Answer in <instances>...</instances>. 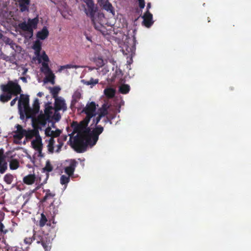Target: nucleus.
<instances>
[{"label": "nucleus", "mask_w": 251, "mask_h": 251, "mask_svg": "<svg viewBox=\"0 0 251 251\" xmlns=\"http://www.w3.org/2000/svg\"><path fill=\"white\" fill-rule=\"evenodd\" d=\"M1 90L3 92L6 93V94L0 95V101L3 102L9 100L13 95L17 96L22 92L20 85L12 81H9L7 84H2Z\"/></svg>", "instance_id": "f03ea898"}, {"label": "nucleus", "mask_w": 251, "mask_h": 251, "mask_svg": "<svg viewBox=\"0 0 251 251\" xmlns=\"http://www.w3.org/2000/svg\"><path fill=\"white\" fill-rule=\"evenodd\" d=\"M70 176H66L63 175L60 177V184L61 185H67L70 182Z\"/></svg>", "instance_id": "72a5a7b5"}, {"label": "nucleus", "mask_w": 251, "mask_h": 251, "mask_svg": "<svg viewBox=\"0 0 251 251\" xmlns=\"http://www.w3.org/2000/svg\"><path fill=\"white\" fill-rule=\"evenodd\" d=\"M60 91V88L58 86H55L52 88H50V93H51L52 97L54 99H57L58 94Z\"/></svg>", "instance_id": "c756f323"}, {"label": "nucleus", "mask_w": 251, "mask_h": 251, "mask_svg": "<svg viewBox=\"0 0 251 251\" xmlns=\"http://www.w3.org/2000/svg\"><path fill=\"white\" fill-rule=\"evenodd\" d=\"M77 164L78 162L75 160H71L69 166L65 169V172L70 176H72Z\"/></svg>", "instance_id": "dca6fc26"}, {"label": "nucleus", "mask_w": 251, "mask_h": 251, "mask_svg": "<svg viewBox=\"0 0 251 251\" xmlns=\"http://www.w3.org/2000/svg\"><path fill=\"white\" fill-rule=\"evenodd\" d=\"M32 49L34 50L36 56H40L42 50V43L41 41L39 40H36L33 43Z\"/></svg>", "instance_id": "6ab92c4d"}, {"label": "nucleus", "mask_w": 251, "mask_h": 251, "mask_svg": "<svg viewBox=\"0 0 251 251\" xmlns=\"http://www.w3.org/2000/svg\"><path fill=\"white\" fill-rule=\"evenodd\" d=\"M105 96L108 99H112L115 95V90L111 87L106 88L104 91Z\"/></svg>", "instance_id": "393cba45"}, {"label": "nucleus", "mask_w": 251, "mask_h": 251, "mask_svg": "<svg viewBox=\"0 0 251 251\" xmlns=\"http://www.w3.org/2000/svg\"><path fill=\"white\" fill-rule=\"evenodd\" d=\"M20 79L25 83L27 82V79L25 76H22L20 77Z\"/></svg>", "instance_id": "603ef678"}, {"label": "nucleus", "mask_w": 251, "mask_h": 251, "mask_svg": "<svg viewBox=\"0 0 251 251\" xmlns=\"http://www.w3.org/2000/svg\"><path fill=\"white\" fill-rule=\"evenodd\" d=\"M3 179L5 183L8 185H10V184L12 183V182L13 181L14 176H12V174L8 173L4 176Z\"/></svg>", "instance_id": "7c9ffc66"}, {"label": "nucleus", "mask_w": 251, "mask_h": 251, "mask_svg": "<svg viewBox=\"0 0 251 251\" xmlns=\"http://www.w3.org/2000/svg\"><path fill=\"white\" fill-rule=\"evenodd\" d=\"M109 106L106 103L102 105V107L98 110V115L100 117H104L108 114Z\"/></svg>", "instance_id": "5701e85b"}, {"label": "nucleus", "mask_w": 251, "mask_h": 251, "mask_svg": "<svg viewBox=\"0 0 251 251\" xmlns=\"http://www.w3.org/2000/svg\"><path fill=\"white\" fill-rule=\"evenodd\" d=\"M40 103L38 99L36 98L33 104V108L31 109L29 106L26 114V117L27 119L33 118L39 112Z\"/></svg>", "instance_id": "6e6552de"}, {"label": "nucleus", "mask_w": 251, "mask_h": 251, "mask_svg": "<svg viewBox=\"0 0 251 251\" xmlns=\"http://www.w3.org/2000/svg\"><path fill=\"white\" fill-rule=\"evenodd\" d=\"M27 69H25V71H24V72L23 73V74H23V75H25V74H26V73H27Z\"/></svg>", "instance_id": "13d9d810"}, {"label": "nucleus", "mask_w": 251, "mask_h": 251, "mask_svg": "<svg viewBox=\"0 0 251 251\" xmlns=\"http://www.w3.org/2000/svg\"><path fill=\"white\" fill-rule=\"evenodd\" d=\"M43 193H45V195L42 199V202H45L48 199L54 198L56 195L54 192H51L50 189H44Z\"/></svg>", "instance_id": "b1692460"}, {"label": "nucleus", "mask_w": 251, "mask_h": 251, "mask_svg": "<svg viewBox=\"0 0 251 251\" xmlns=\"http://www.w3.org/2000/svg\"><path fill=\"white\" fill-rule=\"evenodd\" d=\"M151 8V3H148L147 6V9L149 11V9Z\"/></svg>", "instance_id": "6e6d98bb"}, {"label": "nucleus", "mask_w": 251, "mask_h": 251, "mask_svg": "<svg viewBox=\"0 0 251 251\" xmlns=\"http://www.w3.org/2000/svg\"><path fill=\"white\" fill-rule=\"evenodd\" d=\"M54 139L53 138V137L50 138L47 145L48 150L50 153H53L54 152Z\"/></svg>", "instance_id": "a878e982"}, {"label": "nucleus", "mask_w": 251, "mask_h": 251, "mask_svg": "<svg viewBox=\"0 0 251 251\" xmlns=\"http://www.w3.org/2000/svg\"><path fill=\"white\" fill-rule=\"evenodd\" d=\"M5 226L0 221V232L5 234L7 232V230L4 229Z\"/></svg>", "instance_id": "79ce46f5"}, {"label": "nucleus", "mask_w": 251, "mask_h": 251, "mask_svg": "<svg viewBox=\"0 0 251 251\" xmlns=\"http://www.w3.org/2000/svg\"><path fill=\"white\" fill-rule=\"evenodd\" d=\"M66 69H70V68H78V66L77 65H73L71 64H67L65 65V67Z\"/></svg>", "instance_id": "49530a36"}, {"label": "nucleus", "mask_w": 251, "mask_h": 251, "mask_svg": "<svg viewBox=\"0 0 251 251\" xmlns=\"http://www.w3.org/2000/svg\"><path fill=\"white\" fill-rule=\"evenodd\" d=\"M50 117L46 116L44 114L40 115L38 118V123L42 125H45L47 121L49 120Z\"/></svg>", "instance_id": "473e14b6"}, {"label": "nucleus", "mask_w": 251, "mask_h": 251, "mask_svg": "<svg viewBox=\"0 0 251 251\" xmlns=\"http://www.w3.org/2000/svg\"><path fill=\"white\" fill-rule=\"evenodd\" d=\"M136 40L135 38L127 39V41L125 43L124 48L128 53L131 54L135 53L136 48Z\"/></svg>", "instance_id": "9d476101"}, {"label": "nucleus", "mask_w": 251, "mask_h": 251, "mask_svg": "<svg viewBox=\"0 0 251 251\" xmlns=\"http://www.w3.org/2000/svg\"><path fill=\"white\" fill-rule=\"evenodd\" d=\"M37 96L41 97L43 95V93L42 92H39V93H38V94H37Z\"/></svg>", "instance_id": "4d7b16f0"}, {"label": "nucleus", "mask_w": 251, "mask_h": 251, "mask_svg": "<svg viewBox=\"0 0 251 251\" xmlns=\"http://www.w3.org/2000/svg\"><path fill=\"white\" fill-rule=\"evenodd\" d=\"M7 169V165L5 161L4 151L3 148H1L0 149V173H4Z\"/></svg>", "instance_id": "9b49d317"}, {"label": "nucleus", "mask_w": 251, "mask_h": 251, "mask_svg": "<svg viewBox=\"0 0 251 251\" xmlns=\"http://www.w3.org/2000/svg\"><path fill=\"white\" fill-rule=\"evenodd\" d=\"M31 146L35 151L39 152L40 156H43V155H42L43 144L40 136H36V138L32 141Z\"/></svg>", "instance_id": "1a4fd4ad"}, {"label": "nucleus", "mask_w": 251, "mask_h": 251, "mask_svg": "<svg viewBox=\"0 0 251 251\" xmlns=\"http://www.w3.org/2000/svg\"><path fill=\"white\" fill-rule=\"evenodd\" d=\"M64 67H65V65L60 66V68L58 70V71L59 72H61L62 70L66 69V68Z\"/></svg>", "instance_id": "864d4df0"}, {"label": "nucleus", "mask_w": 251, "mask_h": 251, "mask_svg": "<svg viewBox=\"0 0 251 251\" xmlns=\"http://www.w3.org/2000/svg\"><path fill=\"white\" fill-rule=\"evenodd\" d=\"M61 133V131L60 129H57L56 130L53 131L51 132V134H50L51 136V137H53L54 138V137H57L60 136V134Z\"/></svg>", "instance_id": "4c0bfd02"}, {"label": "nucleus", "mask_w": 251, "mask_h": 251, "mask_svg": "<svg viewBox=\"0 0 251 251\" xmlns=\"http://www.w3.org/2000/svg\"><path fill=\"white\" fill-rule=\"evenodd\" d=\"M92 23L94 25L95 29L97 30L100 31L101 30V28L103 27L102 24L96 22V18H94V20L92 21Z\"/></svg>", "instance_id": "c9c22d12"}, {"label": "nucleus", "mask_w": 251, "mask_h": 251, "mask_svg": "<svg viewBox=\"0 0 251 251\" xmlns=\"http://www.w3.org/2000/svg\"><path fill=\"white\" fill-rule=\"evenodd\" d=\"M30 1V0H18L19 7L21 12L28 11Z\"/></svg>", "instance_id": "f3484780"}, {"label": "nucleus", "mask_w": 251, "mask_h": 251, "mask_svg": "<svg viewBox=\"0 0 251 251\" xmlns=\"http://www.w3.org/2000/svg\"><path fill=\"white\" fill-rule=\"evenodd\" d=\"M53 171V167L50 161L48 160L46 162V165L44 168H43V172H51Z\"/></svg>", "instance_id": "2f4dec72"}, {"label": "nucleus", "mask_w": 251, "mask_h": 251, "mask_svg": "<svg viewBox=\"0 0 251 251\" xmlns=\"http://www.w3.org/2000/svg\"><path fill=\"white\" fill-rule=\"evenodd\" d=\"M45 183V182H44V183H41V184H40V185H39L37 186L36 187V188H35L34 190H35V191H36V190H39V189L41 187V186H42V185H43Z\"/></svg>", "instance_id": "3c124183"}, {"label": "nucleus", "mask_w": 251, "mask_h": 251, "mask_svg": "<svg viewBox=\"0 0 251 251\" xmlns=\"http://www.w3.org/2000/svg\"><path fill=\"white\" fill-rule=\"evenodd\" d=\"M54 108L55 110L56 111L59 110H66L67 107L65 100L61 97L55 99Z\"/></svg>", "instance_id": "f8f14e48"}, {"label": "nucleus", "mask_w": 251, "mask_h": 251, "mask_svg": "<svg viewBox=\"0 0 251 251\" xmlns=\"http://www.w3.org/2000/svg\"><path fill=\"white\" fill-rule=\"evenodd\" d=\"M35 181V176L33 174H29L24 177L23 181L26 185H32Z\"/></svg>", "instance_id": "4be33fe9"}, {"label": "nucleus", "mask_w": 251, "mask_h": 251, "mask_svg": "<svg viewBox=\"0 0 251 251\" xmlns=\"http://www.w3.org/2000/svg\"><path fill=\"white\" fill-rule=\"evenodd\" d=\"M17 130L15 131L16 135H14V137L19 140H21L25 134V129H24L22 126L18 124L16 126Z\"/></svg>", "instance_id": "aec40b11"}, {"label": "nucleus", "mask_w": 251, "mask_h": 251, "mask_svg": "<svg viewBox=\"0 0 251 251\" xmlns=\"http://www.w3.org/2000/svg\"><path fill=\"white\" fill-rule=\"evenodd\" d=\"M98 3L100 6L103 9L114 14V11L113 8L108 0H99Z\"/></svg>", "instance_id": "4468645a"}, {"label": "nucleus", "mask_w": 251, "mask_h": 251, "mask_svg": "<svg viewBox=\"0 0 251 251\" xmlns=\"http://www.w3.org/2000/svg\"><path fill=\"white\" fill-rule=\"evenodd\" d=\"M58 144L56 146L57 149L56 150V152H59L60 151L63 145V143L62 141H61L60 138H58Z\"/></svg>", "instance_id": "58836bf2"}, {"label": "nucleus", "mask_w": 251, "mask_h": 251, "mask_svg": "<svg viewBox=\"0 0 251 251\" xmlns=\"http://www.w3.org/2000/svg\"><path fill=\"white\" fill-rule=\"evenodd\" d=\"M42 67L41 68V71L46 75L45 79L46 81L54 84L55 75L51 70L49 67L48 63L43 62Z\"/></svg>", "instance_id": "0eeeda50"}, {"label": "nucleus", "mask_w": 251, "mask_h": 251, "mask_svg": "<svg viewBox=\"0 0 251 251\" xmlns=\"http://www.w3.org/2000/svg\"><path fill=\"white\" fill-rule=\"evenodd\" d=\"M98 83V79H94L93 78H91L90 81H88L86 82L85 83L87 85H96Z\"/></svg>", "instance_id": "a19ab883"}, {"label": "nucleus", "mask_w": 251, "mask_h": 251, "mask_svg": "<svg viewBox=\"0 0 251 251\" xmlns=\"http://www.w3.org/2000/svg\"><path fill=\"white\" fill-rule=\"evenodd\" d=\"M101 119V117L99 116V115L95 118H94L93 119V124H95L96 126L95 127L98 126V124L100 122V119Z\"/></svg>", "instance_id": "37998d69"}, {"label": "nucleus", "mask_w": 251, "mask_h": 251, "mask_svg": "<svg viewBox=\"0 0 251 251\" xmlns=\"http://www.w3.org/2000/svg\"><path fill=\"white\" fill-rule=\"evenodd\" d=\"M34 240L33 235L32 237H26L25 239V243L27 245H30Z\"/></svg>", "instance_id": "ea45409f"}, {"label": "nucleus", "mask_w": 251, "mask_h": 251, "mask_svg": "<svg viewBox=\"0 0 251 251\" xmlns=\"http://www.w3.org/2000/svg\"><path fill=\"white\" fill-rule=\"evenodd\" d=\"M60 118V115L57 116V118L56 119L57 121L59 120Z\"/></svg>", "instance_id": "bf43d9fd"}, {"label": "nucleus", "mask_w": 251, "mask_h": 251, "mask_svg": "<svg viewBox=\"0 0 251 251\" xmlns=\"http://www.w3.org/2000/svg\"><path fill=\"white\" fill-rule=\"evenodd\" d=\"M143 18L144 19L143 24L147 27H150L153 24V21H152V15L148 10L145 12L144 13Z\"/></svg>", "instance_id": "ddd939ff"}, {"label": "nucleus", "mask_w": 251, "mask_h": 251, "mask_svg": "<svg viewBox=\"0 0 251 251\" xmlns=\"http://www.w3.org/2000/svg\"><path fill=\"white\" fill-rule=\"evenodd\" d=\"M86 3L87 8H84V12L86 15L90 17L91 21L94 20L95 18V14L98 11V8L95 6L93 0H83Z\"/></svg>", "instance_id": "423d86ee"}, {"label": "nucleus", "mask_w": 251, "mask_h": 251, "mask_svg": "<svg viewBox=\"0 0 251 251\" xmlns=\"http://www.w3.org/2000/svg\"><path fill=\"white\" fill-rule=\"evenodd\" d=\"M81 97V94L78 91H75L72 97V100L71 101V105H74L76 103L78 100L80 99Z\"/></svg>", "instance_id": "bb28decb"}, {"label": "nucleus", "mask_w": 251, "mask_h": 251, "mask_svg": "<svg viewBox=\"0 0 251 251\" xmlns=\"http://www.w3.org/2000/svg\"><path fill=\"white\" fill-rule=\"evenodd\" d=\"M19 167V163L17 159H12L9 162V168L10 170H15Z\"/></svg>", "instance_id": "cd10ccee"}, {"label": "nucleus", "mask_w": 251, "mask_h": 251, "mask_svg": "<svg viewBox=\"0 0 251 251\" xmlns=\"http://www.w3.org/2000/svg\"><path fill=\"white\" fill-rule=\"evenodd\" d=\"M53 205V202H52V203H51V204H50V205H51V206H52V205Z\"/></svg>", "instance_id": "680f3d73"}, {"label": "nucleus", "mask_w": 251, "mask_h": 251, "mask_svg": "<svg viewBox=\"0 0 251 251\" xmlns=\"http://www.w3.org/2000/svg\"><path fill=\"white\" fill-rule=\"evenodd\" d=\"M39 23V19L35 17L32 19H29L28 23L24 22L18 24V27L24 31H27L29 34V38L32 37L33 33V28H35Z\"/></svg>", "instance_id": "20e7f679"}, {"label": "nucleus", "mask_w": 251, "mask_h": 251, "mask_svg": "<svg viewBox=\"0 0 251 251\" xmlns=\"http://www.w3.org/2000/svg\"><path fill=\"white\" fill-rule=\"evenodd\" d=\"M25 136L27 139H30L34 136L36 138V136H40V134L39 131L37 129L26 130L25 132Z\"/></svg>", "instance_id": "412c9836"}, {"label": "nucleus", "mask_w": 251, "mask_h": 251, "mask_svg": "<svg viewBox=\"0 0 251 251\" xmlns=\"http://www.w3.org/2000/svg\"><path fill=\"white\" fill-rule=\"evenodd\" d=\"M130 88L128 84H122L119 87V92L122 94H126L129 93Z\"/></svg>", "instance_id": "c85d7f7f"}, {"label": "nucleus", "mask_w": 251, "mask_h": 251, "mask_svg": "<svg viewBox=\"0 0 251 251\" xmlns=\"http://www.w3.org/2000/svg\"><path fill=\"white\" fill-rule=\"evenodd\" d=\"M104 122L105 123H108V122H109L110 124H112L111 121L109 119V118L108 117H106L104 120Z\"/></svg>", "instance_id": "8fccbe9b"}, {"label": "nucleus", "mask_w": 251, "mask_h": 251, "mask_svg": "<svg viewBox=\"0 0 251 251\" xmlns=\"http://www.w3.org/2000/svg\"><path fill=\"white\" fill-rule=\"evenodd\" d=\"M29 98L28 96L23 94L20 95L18 101V108L20 112V118L21 119L24 118L23 111L25 112V114L26 115L29 106Z\"/></svg>", "instance_id": "39448f33"}, {"label": "nucleus", "mask_w": 251, "mask_h": 251, "mask_svg": "<svg viewBox=\"0 0 251 251\" xmlns=\"http://www.w3.org/2000/svg\"><path fill=\"white\" fill-rule=\"evenodd\" d=\"M49 31L46 26H44L41 31L37 32L36 37L41 40H45L49 36Z\"/></svg>", "instance_id": "a211bd4d"}, {"label": "nucleus", "mask_w": 251, "mask_h": 251, "mask_svg": "<svg viewBox=\"0 0 251 251\" xmlns=\"http://www.w3.org/2000/svg\"><path fill=\"white\" fill-rule=\"evenodd\" d=\"M46 224L47 226L51 227V228H54L55 227L54 222H53L51 223L50 222V221H48L44 214L42 213L41 215V219L39 221V226L40 227H43Z\"/></svg>", "instance_id": "2eb2a0df"}, {"label": "nucleus", "mask_w": 251, "mask_h": 251, "mask_svg": "<svg viewBox=\"0 0 251 251\" xmlns=\"http://www.w3.org/2000/svg\"><path fill=\"white\" fill-rule=\"evenodd\" d=\"M38 57H40L39 61H40V59L42 58V60L44 61L43 62L47 63L49 61V59L48 56V55L46 54V52L45 51H43L42 54L41 55L39 56H37Z\"/></svg>", "instance_id": "e433bc0d"}, {"label": "nucleus", "mask_w": 251, "mask_h": 251, "mask_svg": "<svg viewBox=\"0 0 251 251\" xmlns=\"http://www.w3.org/2000/svg\"><path fill=\"white\" fill-rule=\"evenodd\" d=\"M69 129V127H67V130H68Z\"/></svg>", "instance_id": "e2e57ef3"}, {"label": "nucleus", "mask_w": 251, "mask_h": 251, "mask_svg": "<svg viewBox=\"0 0 251 251\" xmlns=\"http://www.w3.org/2000/svg\"><path fill=\"white\" fill-rule=\"evenodd\" d=\"M18 97H16V98L12 100V101H11L10 103V106H14L17 100H18Z\"/></svg>", "instance_id": "de8ad7c7"}, {"label": "nucleus", "mask_w": 251, "mask_h": 251, "mask_svg": "<svg viewBox=\"0 0 251 251\" xmlns=\"http://www.w3.org/2000/svg\"><path fill=\"white\" fill-rule=\"evenodd\" d=\"M2 37V34L1 33H0V39Z\"/></svg>", "instance_id": "052dcab7"}, {"label": "nucleus", "mask_w": 251, "mask_h": 251, "mask_svg": "<svg viewBox=\"0 0 251 251\" xmlns=\"http://www.w3.org/2000/svg\"><path fill=\"white\" fill-rule=\"evenodd\" d=\"M52 109L53 108L52 106L50 105L47 106L44 110L45 114L44 115L50 118L52 113Z\"/></svg>", "instance_id": "f704fd0d"}, {"label": "nucleus", "mask_w": 251, "mask_h": 251, "mask_svg": "<svg viewBox=\"0 0 251 251\" xmlns=\"http://www.w3.org/2000/svg\"><path fill=\"white\" fill-rule=\"evenodd\" d=\"M59 138L61 139V141L64 142L66 141L67 139V135H62Z\"/></svg>", "instance_id": "09e8293b"}, {"label": "nucleus", "mask_w": 251, "mask_h": 251, "mask_svg": "<svg viewBox=\"0 0 251 251\" xmlns=\"http://www.w3.org/2000/svg\"><path fill=\"white\" fill-rule=\"evenodd\" d=\"M139 2V6L140 7V9H143L145 7V2L144 0H138Z\"/></svg>", "instance_id": "a18cd8bd"}, {"label": "nucleus", "mask_w": 251, "mask_h": 251, "mask_svg": "<svg viewBox=\"0 0 251 251\" xmlns=\"http://www.w3.org/2000/svg\"><path fill=\"white\" fill-rule=\"evenodd\" d=\"M98 106L94 101L87 102L82 110V112L86 114L85 118L80 123L73 122L71 124L73 131L69 136L71 140L73 136L76 133L71 143V147L76 152H84L88 147L94 146L98 140L99 136L104 130L103 127L101 126H97L93 130L88 126L91 119L97 114Z\"/></svg>", "instance_id": "f257e3e1"}, {"label": "nucleus", "mask_w": 251, "mask_h": 251, "mask_svg": "<svg viewBox=\"0 0 251 251\" xmlns=\"http://www.w3.org/2000/svg\"><path fill=\"white\" fill-rule=\"evenodd\" d=\"M52 131V130H51V129L50 127H47L45 130L46 136L50 137L51 135L50 134H51Z\"/></svg>", "instance_id": "c03bdc74"}, {"label": "nucleus", "mask_w": 251, "mask_h": 251, "mask_svg": "<svg viewBox=\"0 0 251 251\" xmlns=\"http://www.w3.org/2000/svg\"><path fill=\"white\" fill-rule=\"evenodd\" d=\"M1 58L3 60H6L7 61L8 60V57L6 56L5 55L3 54V56L2 57H1Z\"/></svg>", "instance_id": "5fc2aeb1"}, {"label": "nucleus", "mask_w": 251, "mask_h": 251, "mask_svg": "<svg viewBox=\"0 0 251 251\" xmlns=\"http://www.w3.org/2000/svg\"><path fill=\"white\" fill-rule=\"evenodd\" d=\"M34 240L37 244H41L45 251H49L51 248L52 242L48 233H35L33 234Z\"/></svg>", "instance_id": "7ed1b4c3"}]
</instances>
